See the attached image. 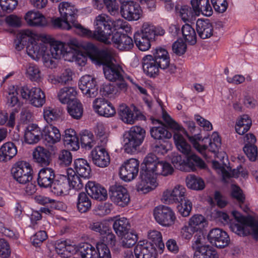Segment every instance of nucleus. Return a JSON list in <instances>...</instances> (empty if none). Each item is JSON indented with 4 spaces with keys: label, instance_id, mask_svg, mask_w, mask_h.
Here are the masks:
<instances>
[{
    "label": "nucleus",
    "instance_id": "nucleus-50",
    "mask_svg": "<svg viewBox=\"0 0 258 258\" xmlns=\"http://www.w3.org/2000/svg\"><path fill=\"white\" fill-rule=\"evenodd\" d=\"M79 253L82 258H98L96 248L88 243L80 245Z\"/></svg>",
    "mask_w": 258,
    "mask_h": 258
},
{
    "label": "nucleus",
    "instance_id": "nucleus-37",
    "mask_svg": "<svg viewBox=\"0 0 258 258\" xmlns=\"http://www.w3.org/2000/svg\"><path fill=\"white\" fill-rule=\"evenodd\" d=\"M138 32L139 35H141L151 40L154 39L156 36H162L165 33L164 29L161 28L156 27L148 23H144L142 29Z\"/></svg>",
    "mask_w": 258,
    "mask_h": 258
},
{
    "label": "nucleus",
    "instance_id": "nucleus-12",
    "mask_svg": "<svg viewBox=\"0 0 258 258\" xmlns=\"http://www.w3.org/2000/svg\"><path fill=\"white\" fill-rule=\"evenodd\" d=\"M58 8L61 18L71 23L80 35L83 26L77 21L78 10L75 6L68 2H62L60 3Z\"/></svg>",
    "mask_w": 258,
    "mask_h": 258
},
{
    "label": "nucleus",
    "instance_id": "nucleus-47",
    "mask_svg": "<svg viewBox=\"0 0 258 258\" xmlns=\"http://www.w3.org/2000/svg\"><path fill=\"white\" fill-rule=\"evenodd\" d=\"M251 125V120L248 115H242L236 122V132L239 135H243L247 132Z\"/></svg>",
    "mask_w": 258,
    "mask_h": 258
},
{
    "label": "nucleus",
    "instance_id": "nucleus-17",
    "mask_svg": "<svg viewBox=\"0 0 258 258\" xmlns=\"http://www.w3.org/2000/svg\"><path fill=\"white\" fill-rule=\"evenodd\" d=\"M26 49L28 55L33 59H39L42 57L45 63L46 58L47 59L49 58L48 55L45 54L46 42L42 40L33 39L28 44Z\"/></svg>",
    "mask_w": 258,
    "mask_h": 258
},
{
    "label": "nucleus",
    "instance_id": "nucleus-8",
    "mask_svg": "<svg viewBox=\"0 0 258 258\" xmlns=\"http://www.w3.org/2000/svg\"><path fill=\"white\" fill-rule=\"evenodd\" d=\"M18 92L23 99L35 107H41L45 103V93L39 88L24 86L18 89Z\"/></svg>",
    "mask_w": 258,
    "mask_h": 258
},
{
    "label": "nucleus",
    "instance_id": "nucleus-63",
    "mask_svg": "<svg viewBox=\"0 0 258 258\" xmlns=\"http://www.w3.org/2000/svg\"><path fill=\"white\" fill-rule=\"evenodd\" d=\"M171 160L175 168L185 171L186 159H183L180 155L176 153H173L171 156Z\"/></svg>",
    "mask_w": 258,
    "mask_h": 258
},
{
    "label": "nucleus",
    "instance_id": "nucleus-23",
    "mask_svg": "<svg viewBox=\"0 0 258 258\" xmlns=\"http://www.w3.org/2000/svg\"><path fill=\"white\" fill-rule=\"evenodd\" d=\"M50 187L51 192L56 196L66 194L70 190L69 177L64 175L56 176Z\"/></svg>",
    "mask_w": 258,
    "mask_h": 258
},
{
    "label": "nucleus",
    "instance_id": "nucleus-21",
    "mask_svg": "<svg viewBox=\"0 0 258 258\" xmlns=\"http://www.w3.org/2000/svg\"><path fill=\"white\" fill-rule=\"evenodd\" d=\"M186 188L182 185L175 186L172 190L163 192V200L167 204L178 203L185 200Z\"/></svg>",
    "mask_w": 258,
    "mask_h": 258
},
{
    "label": "nucleus",
    "instance_id": "nucleus-35",
    "mask_svg": "<svg viewBox=\"0 0 258 258\" xmlns=\"http://www.w3.org/2000/svg\"><path fill=\"white\" fill-rule=\"evenodd\" d=\"M33 158L36 162L41 166L49 165L51 160V153L42 147H37L33 153Z\"/></svg>",
    "mask_w": 258,
    "mask_h": 258
},
{
    "label": "nucleus",
    "instance_id": "nucleus-34",
    "mask_svg": "<svg viewBox=\"0 0 258 258\" xmlns=\"http://www.w3.org/2000/svg\"><path fill=\"white\" fill-rule=\"evenodd\" d=\"M190 4L196 15L202 14L206 16H211L213 14L209 0H191Z\"/></svg>",
    "mask_w": 258,
    "mask_h": 258
},
{
    "label": "nucleus",
    "instance_id": "nucleus-58",
    "mask_svg": "<svg viewBox=\"0 0 258 258\" xmlns=\"http://www.w3.org/2000/svg\"><path fill=\"white\" fill-rule=\"evenodd\" d=\"M122 245L125 248H130L134 246L138 240L137 234L133 231L126 232L123 235Z\"/></svg>",
    "mask_w": 258,
    "mask_h": 258
},
{
    "label": "nucleus",
    "instance_id": "nucleus-6",
    "mask_svg": "<svg viewBox=\"0 0 258 258\" xmlns=\"http://www.w3.org/2000/svg\"><path fill=\"white\" fill-rule=\"evenodd\" d=\"M89 57L103 67L112 63L113 58L112 51L109 48L99 49L92 43H87L83 46Z\"/></svg>",
    "mask_w": 258,
    "mask_h": 258
},
{
    "label": "nucleus",
    "instance_id": "nucleus-39",
    "mask_svg": "<svg viewBox=\"0 0 258 258\" xmlns=\"http://www.w3.org/2000/svg\"><path fill=\"white\" fill-rule=\"evenodd\" d=\"M64 145L73 151H77L79 148V139L76 136V132L72 128L67 129L62 136Z\"/></svg>",
    "mask_w": 258,
    "mask_h": 258
},
{
    "label": "nucleus",
    "instance_id": "nucleus-27",
    "mask_svg": "<svg viewBox=\"0 0 258 258\" xmlns=\"http://www.w3.org/2000/svg\"><path fill=\"white\" fill-rule=\"evenodd\" d=\"M155 250L152 243L144 240L138 243L134 249V253L136 258H151Z\"/></svg>",
    "mask_w": 258,
    "mask_h": 258
},
{
    "label": "nucleus",
    "instance_id": "nucleus-1",
    "mask_svg": "<svg viewBox=\"0 0 258 258\" xmlns=\"http://www.w3.org/2000/svg\"><path fill=\"white\" fill-rule=\"evenodd\" d=\"M173 170L169 163L160 161L155 155L149 154L142 164L139 181L136 185L137 191L144 194L148 193L157 185L154 175L167 176L171 174Z\"/></svg>",
    "mask_w": 258,
    "mask_h": 258
},
{
    "label": "nucleus",
    "instance_id": "nucleus-14",
    "mask_svg": "<svg viewBox=\"0 0 258 258\" xmlns=\"http://www.w3.org/2000/svg\"><path fill=\"white\" fill-rule=\"evenodd\" d=\"M154 216L156 221L163 226L169 227L173 225L176 217L172 210L168 207L160 205L154 210Z\"/></svg>",
    "mask_w": 258,
    "mask_h": 258
},
{
    "label": "nucleus",
    "instance_id": "nucleus-10",
    "mask_svg": "<svg viewBox=\"0 0 258 258\" xmlns=\"http://www.w3.org/2000/svg\"><path fill=\"white\" fill-rule=\"evenodd\" d=\"M13 178L19 183L25 184L30 182L32 178L33 169L29 163L19 161L11 169Z\"/></svg>",
    "mask_w": 258,
    "mask_h": 258
},
{
    "label": "nucleus",
    "instance_id": "nucleus-31",
    "mask_svg": "<svg viewBox=\"0 0 258 258\" xmlns=\"http://www.w3.org/2000/svg\"><path fill=\"white\" fill-rule=\"evenodd\" d=\"M61 138L59 131L56 127L50 125L45 126L42 131V139L48 144V146L59 142Z\"/></svg>",
    "mask_w": 258,
    "mask_h": 258
},
{
    "label": "nucleus",
    "instance_id": "nucleus-62",
    "mask_svg": "<svg viewBox=\"0 0 258 258\" xmlns=\"http://www.w3.org/2000/svg\"><path fill=\"white\" fill-rule=\"evenodd\" d=\"M178 204H179L177 206V209L180 214L183 217L188 216L192 209L191 202L188 200L185 199Z\"/></svg>",
    "mask_w": 258,
    "mask_h": 258
},
{
    "label": "nucleus",
    "instance_id": "nucleus-33",
    "mask_svg": "<svg viewBox=\"0 0 258 258\" xmlns=\"http://www.w3.org/2000/svg\"><path fill=\"white\" fill-rule=\"evenodd\" d=\"M42 131L37 124H29L25 131V140L29 144H35L42 138Z\"/></svg>",
    "mask_w": 258,
    "mask_h": 258
},
{
    "label": "nucleus",
    "instance_id": "nucleus-53",
    "mask_svg": "<svg viewBox=\"0 0 258 258\" xmlns=\"http://www.w3.org/2000/svg\"><path fill=\"white\" fill-rule=\"evenodd\" d=\"M188 224L196 231H198L199 230H202L207 225L208 223L206 218L200 214H196L192 216L189 219Z\"/></svg>",
    "mask_w": 258,
    "mask_h": 258
},
{
    "label": "nucleus",
    "instance_id": "nucleus-42",
    "mask_svg": "<svg viewBox=\"0 0 258 258\" xmlns=\"http://www.w3.org/2000/svg\"><path fill=\"white\" fill-rule=\"evenodd\" d=\"M118 114L120 119L125 123L127 124L134 123L137 119V115L131 110V109L125 105H121L119 107Z\"/></svg>",
    "mask_w": 258,
    "mask_h": 258
},
{
    "label": "nucleus",
    "instance_id": "nucleus-30",
    "mask_svg": "<svg viewBox=\"0 0 258 258\" xmlns=\"http://www.w3.org/2000/svg\"><path fill=\"white\" fill-rule=\"evenodd\" d=\"M196 30L200 38L205 39L213 34V26L208 19H199L196 22Z\"/></svg>",
    "mask_w": 258,
    "mask_h": 258
},
{
    "label": "nucleus",
    "instance_id": "nucleus-15",
    "mask_svg": "<svg viewBox=\"0 0 258 258\" xmlns=\"http://www.w3.org/2000/svg\"><path fill=\"white\" fill-rule=\"evenodd\" d=\"M109 192L112 201L117 205L124 207L129 203L130 195L123 186L117 184L112 185L110 187Z\"/></svg>",
    "mask_w": 258,
    "mask_h": 258
},
{
    "label": "nucleus",
    "instance_id": "nucleus-38",
    "mask_svg": "<svg viewBox=\"0 0 258 258\" xmlns=\"http://www.w3.org/2000/svg\"><path fill=\"white\" fill-rule=\"evenodd\" d=\"M152 57L161 69L165 70L170 64V56L168 51L165 48L161 47L156 48Z\"/></svg>",
    "mask_w": 258,
    "mask_h": 258
},
{
    "label": "nucleus",
    "instance_id": "nucleus-45",
    "mask_svg": "<svg viewBox=\"0 0 258 258\" xmlns=\"http://www.w3.org/2000/svg\"><path fill=\"white\" fill-rule=\"evenodd\" d=\"M68 112L74 118L78 119L83 115V108L81 103L78 100L71 101L67 106Z\"/></svg>",
    "mask_w": 258,
    "mask_h": 258
},
{
    "label": "nucleus",
    "instance_id": "nucleus-25",
    "mask_svg": "<svg viewBox=\"0 0 258 258\" xmlns=\"http://www.w3.org/2000/svg\"><path fill=\"white\" fill-rule=\"evenodd\" d=\"M111 40L114 46L120 50H129L134 47L132 38L127 35L119 32L112 35Z\"/></svg>",
    "mask_w": 258,
    "mask_h": 258
},
{
    "label": "nucleus",
    "instance_id": "nucleus-46",
    "mask_svg": "<svg viewBox=\"0 0 258 258\" xmlns=\"http://www.w3.org/2000/svg\"><path fill=\"white\" fill-rule=\"evenodd\" d=\"M131 226L128 220L124 217L116 220L113 224V228L117 235L122 236L127 232Z\"/></svg>",
    "mask_w": 258,
    "mask_h": 258
},
{
    "label": "nucleus",
    "instance_id": "nucleus-43",
    "mask_svg": "<svg viewBox=\"0 0 258 258\" xmlns=\"http://www.w3.org/2000/svg\"><path fill=\"white\" fill-rule=\"evenodd\" d=\"M161 126L152 127L150 129L151 137L156 140H164L171 138L172 134L168 131L166 126L162 123Z\"/></svg>",
    "mask_w": 258,
    "mask_h": 258
},
{
    "label": "nucleus",
    "instance_id": "nucleus-44",
    "mask_svg": "<svg viewBox=\"0 0 258 258\" xmlns=\"http://www.w3.org/2000/svg\"><path fill=\"white\" fill-rule=\"evenodd\" d=\"M173 139L176 148L180 152L186 155L190 153L191 147L181 134L175 132L173 135Z\"/></svg>",
    "mask_w": 258,
    "mask_h": 258
},
{
    "label": "nucleus",
    "instance_id": "nucleus-24",
    "mask_svg": "<svg viewBox=\"0 0 258 258\" xmlns=\"http://www.w3.org/2000/svg\"><path fill=\"white\" fill-rule=\"evenodd\" d=\"M88 195L92 198L99 200H105L107 197V190L100 184L89 181L85 185Z\"/></svg>",
    "mask_w": 258,
    "mask_h": 258
},
{
    "label": "nucleus",
    "instance_id": "nucleus-11",
    "mask_svg": "<svg viewBox=\"0 0 258 258\" xmlns=\"http://www.w3.org/2000/svg\"><path fill=\"white\" fill-rule=\"evenodd\" d=\"M46 50L45 51V54L48 55V59L46 58L45 60V64L48 67H55V63L54 59H59L62 55L64 56L68 52L64 49V44L59 41H48V43H46Z\"/></svg>",
    "mask_w": 258,
    "mask_h": 258
},
{
    "label": "nucleus",
    "instance_id": "nucleus-36",
    "mask_svg": "<svg viewBox=\"0 0 258 258\" xmlns=\"http://www.w3.org/2000/svg\"><path fill=\"white\" fill-rule=\"evenodd\" d=\"M17 152V147L14 143H5L0 148V162H6L11 160Z\"/></svg>",
    "mask_w": 258,
    "mask_h": 258
},
{
    "label": "nucleus",
    "instance_id": "nucleus-57",
    "mask_svg": "<svg viewBox=\"0 0 258 258\" xmlns=\"http://www.w3.org/2000/svg\"><path fill=\"white\" fill-rule=\"evenodd\" d=\"M80 136V141L83 147L90 149L95 145L94 136L91 132L86 130L82 132Z\"/></svg>",
    "mask_w": 258,
    "mask_h": 258
},
{
    "label": "nucleus",
    "instance_id": "nucleus-5",
    "mask_svg": "<svg viewBox=\"0 0 258 258\" xmlns=\"http://www.w3.org/2000/svg\"><path fill=\"white\" fill-rule=\"evenodd\" d=\"M201 138V134H196L194 136L189 137V141L192 143L194 147L206 159L208 158L207 155V151L213 153L215 156L221 145V139L219 135L214 133L212 135L211 138H204L203 141L205 144L203 145H200L198 142Z\"/></svg>",
    "mask_w": 258,
    "mask_h": 258
},
{
    "label": "nucleus",
    "instance_id": "nucleus-4",
    "mask_svg": "<svg viewBox=\"0 0 258 258\" xmlns=\"http://www.w3.org/2000/svg\"><path fill=\"white\" fill-rule=\"evenodd\" d=\"M232 214L239 223L231 224L232 231L240 236L251 235L253 238L258 239V222L252 217H245L236 211H233Z\"/></svg>",
    "mask_w": 258,
    "mask_h": 258
},
{
    "label": "nucleus",
    "instance_id": "nucleus-59",
    "mask_svg": "<svg viewBox=\"0 0 258 258\" xmlns=\"http://www.w3.org/2000/svg\"><path fill=\"white\" fill-rule=\"evenodd\" d=\"M209 245L204 243V237L203 235L196 234L191 241V248L194 251V253H197L204 247Z\"/></svg>",
    "mask_w": 258,
    "mask_h": 258
},
{
    "label": "nucleus",
    "instance_id": "nucleus-55",
    "mask_svg": "<svg viewBox=\"0 0 258 258\" xmlns=\"http://www.w3.org/2000/svg\"><path fill=\"white\" fill-rule=\"evenodd\" d=\"M193 258H219V255L216 250L209 245L197 253H194Z\"/></svg>",
    "mask_w": 258,
    "mask_h": 258
},
{
    "label": "nucleus",
    "instance_id": "nucleus-56",
    "mask_svg": "<svg viewBox=\"0 0 258 258\" xmlns=\"http://www.w3.org/2000/svg\"><path fill=\"white\" fill-rule=\"evenodd\" d=\"M135 43L141 51H146L151 46V40L139 35V32H136L134 35Z\"/></svg>",
    "mask_w": 258,
    "mask_h": 258
},
{
    "label": "nucleus",
    "instance_id": "nucleus-54",
    "mask_svg": "<svg viewBox=\"0 0 258 258\" xmlns=\"http://www.w3.org/2000/svg\"><path fill=\"white\" fill-rule=\"evenodd\" d=\"M61 112L59 109L51 107H45L43 109V117L48 123L57 120L60 116Z\"/></svg>",
    "mask_w": 258,
    "mask_h": 258
},
{
    "label": "nucleus",
    "instance_id": "nucleus-18",
    "mask_svg": "<svg viewBox=\"0 0 258 258\" xmlns=\"http://www.w3.org/2000/svg\"><path fill=\"white\" fill-rule=\"evenodd\" d=\"M208 239L212 245L219 248L227 246L230 242V238L227 232L218 228L210 231Z\"/></svg>",
    "mask_w": 258,
    "mask_h": 258
},
{
    "label": "nucleus",
    "instance_id": "nucleus-28",
    "mask_svg": "<svg viewBox=\"0 0 258 258\" xmlns=\"http://www.w3.org/2000/svg\"><path fill=\"white\" fill-rule=\"evenodd\" d=\"M55 176V171L52 168L49 167L43 168L38 173V184L41 187H49Z\"/></svg>",
    "mask_w": 258,
    "mask_h": 258
},
{
    "label": "nucleus",
    "instance_id": "nucleus-19",
    "mask_svg": "<svg viewBox=\"0 0 258 258\" xmlns=\"http://www.w3.org/2000/svg\"><path fill=\"white\" fill-rule=\"evenodd\" d=\"M89 157L97 166L104 168L110 163V156L107 151L101 145L96 147L90 153Z\"/></svg>",
    "mask_w": 258,
    "mask_h": 258
},
{
    "label": "nucleus",
    "instance_id": "nucleus-32",
    "mask_svg": "<svg viewBox=\"0 0 258 258\" xmlns=\"http://www.w3.org/2000/svg\"><path fill=\"white\" fill-rule=\"evenodd\" d=\"M24 18L30 26L44 27L48 24L46 18L39 12L30 11L26 14Z\"/></svg>",
    "mask_w": 258,
    "mask_h": 258
},
{
    "label": "nucleus",
    "instance_id": "nucleus-16",
    "mask_svg": "<svg viewBox=\"0 0 258 258\" xmlns=\"http://www.w3.org/2000/svg\"><path fill=\"white\" fill-rule=\"evenodd\" d=\"M140 162L131 158L120 167L119 174L120 178L125 181H130L136 178L139 172Z\"/></svg>",
    "mask_w": 258,
    "mask_h": 258
},
{
    "label": "nucleus",
    "instance_id": "nucleus-64",
    "mask_svg": "<svg viewBox=\"0 0 258 258\" xmlns=\"http://www.w3.org/2000/svg\"><path fill=\"white\" fill-rule=\"evenodd\" d=\"M98 258H111V253L106 244L97 243L96 245Z\"/></svg>",
    "mask_w": 258,
    "mask_h": 258
},
{
    "label": "nucleus",
    "instance_id": "nucleus-22",
    "mask_svg": "<svg viewBox=\"0 0 258 258\" xmlns=\"http://www.w3.org/2000/svg\"><path fill=\"white\" fill-rule=\"evenodd\" d=\"M93 104L94 109L100 116L109 117L113 116L116 112L112 104L104 98H97Z\"/></svg>",
    "mask_w": 258,
    "mask_h": 258
},
{
    "label": "nucleus",
    "instance_id": "nucleus-40",
    "mask_svg": "<svg viewBox=\"0 0 258 258\" xmlns=\"http://www.w3.org/2000/svg\"><path fill=\"white\" fill-rule=\"evenodd\" d=\"M185 171H194L196 170V167L205 168L206 166L204 161L195 154L186 155Z\"/></svg>",
    "mask_w": 258,
    "mask_h": 258
},
{
    "label": "nucleus",
    "instance_id": "nucleus-7",
    "mask_svg": "<svg viewBox=\"0 0 258 258\" xmlns=\"http://www.w3.org/2000/svg\"><path fill=\"white\" fill-rule=\"evenodd\" d=\"M145 131L139 126H132L125 135L124 151L128 154L135 153L143 143L145 137Z\"/></svg>",
    "mask_w": 258,
    "mask_h": 258
},
{
    "label": "nucleus",
    "instance_id": "nucleus-51",
    "mask_svg": "<svg viewBox=\"0 0 258 258\" xmlns=\"http://www.w3.org/2000/svg\"><path fill=\"white\" fill-rule=\"evenodd\" d=\"M186 183L189 188L194 190H201L205 187L204 180L195 175H190L187 176L186 178Z\"/></svg>",
    "mask_w": 258,
    "mask_h": 258
},
{
    "label": "nucleus",
    "instance_id": "nucleus-61",
    "mask_svg": "<svg viewBox=\"0 0 258 258\" xmlns=\"http://www.w3.org/2000/svg\"><path fill=\"white\" fill-rule=\"evenodd\" d=\"M67 176L69 177L70 189L71 187L76 190H79L83 188L84 183L79 175L75 174L72 175V172L68 171Z\"/></svg>",
    "mask_w": 258,
    "mask_h": 258
},
{
    "label": "nucleus",
    "instance_id": "nucleus-26",
    "mask_svg": "<svg viewBox=\"0 0 258 258\" xmlns=\"http://www.w3.org/2000/svg\"><path fill=\"white\" fill-rule=\"evenodd\" d=\"M73 166L74 170L70 169L68 171L74 173L84 179H88L90 177L91 169L87 160L82 158L77 159L74 161Z\"/></svg>",
    "mask_w": 258,
    "mask_h": 258
},
{
    "label": "nucleus",
    "instance_id": "nucleus-29",
    "mask_svg": "<svg viewBox=\"0 0 258 258\" xmlns=\"http://www.w3.org/2000/svg\"><path fill=\"white\" fill-rule=\"evenodd\" d=\"M142 67L144 73L150 77H155L159 73V66L152 55H147L142 59Z\"/></svg>",
    "mask_w": 258,
    "mask_h": 258
},
{
    "label": "nucleus",
    "instance_id": "nucleus-3",
    "mask_svg": "<svg viewBox=\"0 0 258 258\" xmlns=\"http://www.w3.org/2000/svg\"><path fill=\"white\" fill-rule=\"evenodd\" d=\"M121 4L120 13L122 17L128 21L139 20L142 14V10L139 4L131 0H118ZM108 13L115 15L118 12L119 5L116 0H102Z\"/></svg>",
    "mask_w": 258,
    "mask_h": 258
},
{
    "label": "nucleus",
    "instance_id": "nucleus-13",
    "mask_svg": "<svg viewBox=\"0 0 258 258\" xmlns=\"http://www.w3.org/2000/svg\"><path fill=\"white\" fill-rule=\"evenodd\" d=\"M162 118L168 128L177 132H181L183 133L188 139L189 137L194 136L196 134H199L198 132L199 127L196 126L194 121L188 120L185 122V124L190 132L189 134L182 126L174 120L167 112L163 113Z\"/></svg>",
    "mask_w": 258,
    "mask_h": 258
},
{
    "label": "nucleus",
    "instance_id": "nucleus-48",
    "mask_svg": "<svg viewBox=\"0 0 258 258\" xmlns=\"http://www.w3.org/2000/svg\"><path fill=\"white\" fill-rule=\"evenodd\" d=\"M77 209L81 213L88 211L91 207V201L88 196L84 192H80L78 197Z\"/></svg>",
    "mask_w": 258,
    "mask_h": 258
},
{
    "label": "nucleus",
    "instance_id": "nucleus-60",
    "mask_svg": "<svg viewBox=\"0 0 258 258\" xmlns=\"http://www.w3.org/2000/svg\"><path fill=\"white\" fill-rule=\"evenodd\" d=\"M148 238L155 243L156 246H158L160 249L164 248V244L162 241V236L161 233L156 230H151L148 232Z\"/></svg>",
    "mask_w": 258,
    "mask_h": 258
},
{
    "label": "nucleus",
    "instance_id": "nucleus-9",
    "mask_svg": "<svg viewBox=\"0 0 258 258\" xmlns=\"http://www.w3.org/2000/svg\"><path fill=\"white\" fill-rule=\"evenodd\" d=\"M103 72L106 79L112 82H117L116 86L119 90L126 91L127 85L124 80V72L120 66L112 63L104 67Z\"/></svg>",
    "mask_w": 258,
    "mask_h": 258
},
{
    "label": "nucleus",
    "instance_id": "nucleus-49",
    "mask_svg": "<svg viewBox=\"0 0 258 258\" xmlns=\"http://www.w3.org/2000/svg\"><path fill=\"white\" fill-rule=\"evenodd\" d=\"M181 32L185 41L191 45H194L197 42V35L196 31L190 25L185 24L181 28Z\"/></svg>",
    "mask_w": 258,
    "mask_h": 258
},
{
    "label": "nucleus",
    "instance_id": "nucleus-2",
    "mask_svg": "<svg viewBox=\"0 0 258 258\" xmlns=\"http://www.w3.org/2000/svg\"><path fill=\"white\" fill-rule=\"evenodd\" d=\"M115 20L105 14L99 15L95 20V31H92L83 27L80 35L106 43L109 36L113 35V31H115Z\"/></svg>",
    "mask_w": 258,
    "mask_h": 258
},
{
    "label": "nucleus",
    "instance_id": "nucleus-52",
    "mask_svg": "<svg viewBox=\"0 0 258 258\" xmlns=\"http://www.w3.org/2000/svg\"><path fill=\"white\" fill-rule=\"evenodd\" d=\"M55 248L57 253L62 257L70 256L73 250V246L68 244L66 240H57L55 244Z\"/></svg>",
    "mask_w": 258,
    "mask_h": 258
},
{
    "label": "nucleus",
    "instance_id": "nucleus-41",
    "mask_svg": "<svg viewBox=\"0 0 258 258\" xmlns=\"http://www.w3.org/2000/svg\"><path fill=\"white\" fill-rule=\"evenodd\" d=\"M76 95L77 91L74 88L65 87L59 90L57 97L61 103L68 104L71 101L77 100Z\"/></svg>",
    "mask_w": 258,
    "mask_h": 258
},
{
    "label": "nucleus",
    "instance_id": "nucleus-20",
    "mask_svg": "<svg viewBox=\"0 0 258 258\" xmlns=\"http://www.w3.org/2000/svg\"><path fill=\"white\" fill-rule=\"evenodd\" d=\"M79 87L82 93L87 97L94 98L98 94L96 80L91 76L82 77L79 83Z\"/></svg>",
    "mask_w": 258,
    "mask_h": 258
}]
</instances>
